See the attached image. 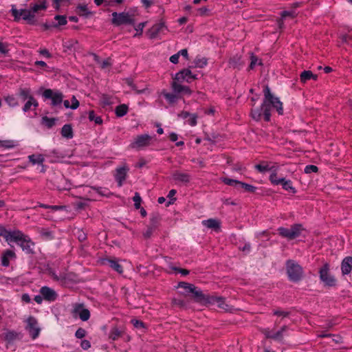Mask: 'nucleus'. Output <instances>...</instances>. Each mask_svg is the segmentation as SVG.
<instances>
[{
    "instance_id": "obj_8",
    "label": "nucleus",
    "mask_w": 352,
    "mask_h": 352,
    "mask_svg": "<svg viewBox=\"0 0 352 352\" xmlns=\"http://www.w3.org/2000/svg\"><path fill=\"white\" fill-rule=\"evenodd\" d=\"M12 15L15 21H19L21 19L28 21L29 24L34 23V15H32L30 9L17 10L12 8L11 10Z\"/></svg>"
},
{
    "instance_id": "obj_35",
    "label": "nucleus",
    "mask_w": 352,
    "mask_h": 352,
    "mask_svg": "<svg viewBox=\"0 0 352 352\" xmlns=\"http://www.w3.org/2000/svg\"><path fill=\"white\" fill-rule=\"evenodd\" d=\"M63 137L70 139L73 137V130L70 124H65L61 129Z\"/></svg>"
},
{
    "instance_id": "obj_12",
    "label": "nucleus",
    "mask_w": 352,
    "mask_h": 352,
    "mask_svg": "<svg viewBox=\"0 0 352 352\" xmlns=\"http://www.w3.org/2000/svg\"><path fill=\"white\" fill-rule=\"evenodd\" d=\"M73 315H78L82 321H87L90 318V311L84 307L82 303H75L73 305Z\"/></svg>"
},
{
    "instance_id": "obj_5",
    "label": "nucleus",
    "mask_w": 352,
    "mask_h": 352,
    "mask_svg": "<svg viewBox=\"0 0 352 352\" xmlns=\"http://www.w3.org/2000/svg\"><path fill=\"white\" fill-rule=\"evenodd\" d=\"M302 230V225L298 223L292 225L290 229L283 227H280L278 229L279 234L288 240H292L298 237Z\"/></svg>"
},
{
    "instance_id": "obj_41",
    "label": "nucleus",
    "mask_w": 352,
    "mask_h": 352,
    "mask_svg": "<svg viewBox=\"0 0 352 352\" xmlns=\"http://www.w3.org/2000/svg\"><path fill=\"white\" fill-rule=\"evenodd\" d=\"M263 115V109H262V105L261 106L260 108L252 109L251 110L252 118L256 121L260 120L261 119V117Z\"/></svg>"
},
{
    "instance_id": "obj_20",
    "label": "nucleus",
    "mask_w": 352,
    "mask_h": 352,
    "mask_svg": "<svg viewBox=\"0 0 352 352\" xmlns=\"http://www.w3.org/2000/svg\"><path fill=\"white\" fill-rule=\"evenodd\" d=\"M352 270V256L345 257L341 263V271L343 275L349 274Z\"/></svg>"
},
{
    "instance_id": "obj_17",
    "label": "nucleus",
    "mask_w": 352,
    "mask_h": 352,
    "mask_svg": "<svg viewBox=\"0 0 352 352\" xmlns=\"http://www.w3.org/2000/svg\"><path fill=\"white\" fill-rule=\"evenodd\" d=\"M16 258L15 252L12 250L7 249L2 252L1 256V265L3 267H8L10 265V261H14Z\"/></svg>"
},
{
    "instance_id": "obj_10",
    "label": "nucleus",
    "mask_w": 352,
    "mask_h": 352,
    "mask_svg": "<svg viewBox=\"0 0 352 352\" xmlns=\"http://www.w3.org/2000/svg\"><path fill=\"white\" fill-rule=\"evenodd\" d=\"M129 171V167L126 163H123L122 165L116 168L113 176L119 187L123 185L127 177Z\"/></svg>"
},
{
    "instance_id": "obj_39",
    "label": "nucleus",
    "mask_w": 352,
    "mask_h": 352,
    "mask_svg": "<svg viewBox=\"0 0 352 352\" xmlns=\"http://www.w3.org/2000/svg\"><path fill=\"white\" fill-rule=\"evenodd\" d=\"M160 220H161V217L159 214H157V213L152 214L151 217L150 218L149 226H151V227L157 229V227L159 226Z\"/></svg>"
},
{
    "instance_id": "obj_28",
    "label": "nucleus",
    "mask_w": 352,
    "mask_h": 352,
    "mask_svg": "<svg viewBox=\"0 0 352 352\" xmlns=\"http://www.w3.org/2000/svg\"><path fill=\"white\" fill-rule=\"evenodd\" d=\"M254 167L258 172L261 173L269 170H272L276 168V166H270L269 162L265 161L262 162L261 164H256Z\"/></svg>"
},
{
    "instance_id": "obj_34",
    "label": "nucleus",
    "mask_w": 352,
    "mask_h": 352,
    "mask_svg": "<svg viewBox=\"0 0 352 352\" xmlns=\"http://www.w3.org/2000/svg\"><path fill=\"white\" fill-rule=\"evenodd\" d=\"M287 329V326L284 325L280 328L279 331H278L274 334H268L267 335V337L276 340H282L283 337V333L285 332Z\"/></svg>"
},
{
    "instance_id": "obj_29",
    "label": "nucleus",
    "mask_w": 352,
    "mask_h": 352,
    "mask_svg": "<svg viewBox=\"0 0 352 352\" xmlns=\"http://www.w3.org/2000/svg\"><path fill=\"white\" fill-rule=\"evenodd\" d=\"M50 274L54 280L58 281L62 284H65L68 280V276L65 273H60L58 275L54 271L50 270Z\"/></svg>"
},
{
    "instance_id": "obj_53",
    "label": "nucleus",
    "mask_w": 352,
    "mask_h": 352,
    "mask_svg": "<svg viewBox=\"0 0 352 352\" xmlns=\"http://www.w3.org/2000/svg\"><path fill=\"white\" fill-rule=\"evenodd\" d=\"M89 119L90 121H94L97 124H101L102 123V119L100 116H96L94 111L89 112Z\"/></svg>"
},
{
    "instance_id": "obj_46",
    "label": "nucleus",
    "mask_w": 352,
    "mask_h": 352,
    "mask_svg": "<svg viewBox=\"0 0 352 352\" xmlns=\"http://www.w3.org/2000/svg\"><path fill=\"white\" fill-rule=\"evenodd\" d=\"M56 121V118H48L47 116H44L42 118V124L47 126L48 129H51L52 126L55 125Z\"/></svg>"
},
{
    "instance_id": "obj_32",
    "label": "nucleus",
    "mask_w": 352,
    "mask_h": 352,
    "mask_svg": "<svg viewBox=\"0 0 352 352\" xmlns=\"http://www.w3.org/2000/svg\"><path fill=\"white\" fill-rule=\"evenodd\" d=\"M18 96L22 100L25 101L29 100L30 98L34 97L31 94V90L29 88H20L19 90Z\"/></svg>"
},
{
    "instance_id": "obj_59",
    "label": "nucleus",
    "mask_w": 352,
    "mask_h": 352,
    "mask_svg": "<svg viewBox=\"0 0 352 352\" xmlns=\"http://www.w3.org/2000/svg\"><path fill=\"white\" fill-rule=\"evenodd\" d=\"M133 200L134 201V206L136 209H139L140 208V204H141V201H142V199L139 195L138 192H135L133 198Z\"/></svg>"
},
{
    "instance_id": "obj_6",
    "label": "nucleus",
    "mask_w": 352,
    "mask_h": 352,
    "mask_svg": "<svg viewBox=\"0 0 352 352\" xmlns=\"http://www.w3.org/2000/svg\"><path fill=\"white\" fill-rule=\"evenodd\" d=\"M111 23L114 25L120 26L123 24L134 25V19L126 12L118 13L114 12L112 13Z\"/></svg>"
},
{
    "instance_id": "obj_25",
    "label": "nucleus",
    "mask_w": 352,
    "mask_h": 352,
    "mask_svg": "<svg viewBox=\"0 0 352 352\" xmlns=\"http://www.w3.org/2000/svg\"><path fill=\"white\" fill-rule=\"evenodd\" d=\"M161 94L164 97V98L170 104H173L176 103L177 101L180 98L179 96L176 94L175 93H169L167 92L166 90H163Z\"/></svg>"
},
{
    "instance_id": "obj_24",
    "label": "nucleus",
    "mask_w": 352,
    "mask_h": 352,
    "mask_svg": "<svg viewBox=\"0 0 352 352\" xmlns=\"http://www.w3.org/2000/svg\"><path fill=\"white\" fill-rule=\"evenodd\" d=\"M165 28L163 23H160L153 25L148 30L149 37L155 38L157 36L159 33Z\"/></svg>"
},
{
    "instance_id": "obj_51",
    "label": "nucleus",
    "mask_w": 352,
    "mask_h": 352,
    "mask_svg": "<svg viewBox=\"0 0 352 352\" xmlns=\"http://www.w3.org/2000/svg\"><path fill=\"white\" fill-rule=\"evenodd\" d=\"M40 234L41 236L45 239L52 240L54 238L53 232L48 229L41 228Z\"/></svg>"
},
{
    "instance_id": "obj_58",
    "label": "nucleus",
    "mask_w": 352,
    "mask_h": 352,
    "mask_svg": "<svg viewBox=\"0 0 352 352\" xmlns=\"http://www.w3.org/2000/svg\"><path fill=\"white\" fill-rule=\"evenodd\" d=\"M188 118H189L187 120V123L189 125H190L192 126H194L197 125V118H198L197 114H196V113L190 114V116Z\"/></svg>"
},
{
    "instance_id": "obj_2",
    "label": "nucleus",
    "mask_w": 352,
    "mask_h": 352,
    "mask_svg": "<svg viewBox=\"0 0 352 352\" xmlns=\"http://www.w3.org/2000/svg\"><path fill=\"white\" fill-rule=\"evenodd\" d=\"M264 100L262 103V109H263V117L266 122L270 120L271 117V107H273L276 109L278 114L282 115L283 113V103L280 100L274 96L270 91V87L266 85L263 89Z\"/></svg>"
},
{
    "instance_id": "obj_33",
    "label": "nucleus",
    "mask_w": 352,
    "mask_h": 352,
    "mask_svg": "<svg viewBox=\"0 0 352 352\" xmlns=\"http://www.w3.org/2000/svg\"><path fill=\"white\" fill-rule=\"evenodd\" d=\"M38 106V103L37 100L34 98V97L30 98L27 100L25 104L23 107V111L24 112H28L31 109V107H33L34 109H36Z\"/></svg>"
},
{
    "instance_id": "obj_27",
    "label": "nucleus",
    "mask_w": 352,
    "mask_h": 352,
    "mask_svg": "<svg viewBox=\"0 0 352 352\" xmlns=\"http://www.w3.org/2000/svg\"><path fill=\"white\" fill-rule=\"evenodd\" d=\"M300 79L302 83H305L307 80L311 79L316 80L318 79V76L314 74L312 72L309 70H305L300 74Z\"/></svg>"
},
{
    "instance_id": "obj_55",
    "label": "nucleus",
    "mask_w": 352,
    "mask_h": 352,
    "mask_svg": "<svg viewBox=\"0 0 352 352\" xmlns=\"http://www.w3.org/2000/svg\"><path fill=\"white\" fill-rule=\"evenodd\" d=\"M5 100L10 107H14L18 105L17 100L14 96H7Z\"/></svg>"
},
{
    "instance_id": "obj_36",
    "label": "nucleus",
    "mask_w": 352,
    "mask_h": 352,
    "mask_svg": "<svg viewBox=\"0 0 352 352\" xmlns=\"http://www.w3.org/2000/svg\"><path fill=\"white\" fill-rule=\"evenodd\" d=\"M29 161L33 164H43L45 159L41 154L39 155H31L28 156Z\"/></svg>"
},
{
    "instance_id": "obj_49",
    "label": "nucleus",
    "mask_w": 352,
    "mask_h": 352,
    "mask_svg": "<svg viewBox=\"0 0 352 352\" xmlns=\"http://www.w3.org/2000/svg\"><path fill=\"white\" fill-rule=\"evenodd\" d=\"M286 16H291L292 18L296 16V13L294 11H287L285 10L281 12V19L278 21V25L280 28H282V25L283 24V19L285 18Z\"/></svg>"
},
{
    "instance_id": "obj_7",
    "label": "nucleus",
    "mask_w": 352,
    "mask_h": 352,
    "mask_svg": "<svg viewBox=\"0 0 352 352\" xmlns=\"http://www.w3.org/2000/svg\"><path fill=\"white\" fill-rule=\"evenodd\" d=\"M23 334L21 332L9 329H4L3 331L0 333V338L6 342V346L12 344L17 340H21Z\"/></svg>"
},
{
    "instance_id": "obj_37",
    "label": "nucleus",
    "mask_w": 352,
    "mask_h": 352,
    "mask_svg": "<svg viewBox=\"0 0 352 352\" xmlns=\"http://www.w3.org/2000/svg\"><path fill=\"white\" fill-rule=\"evenodd\" d=\"M122 335V332L120 331L117 327H113L110 330L109 338L112 340H116Z\"/></svg>"
},
{
    "instance_id": "obj_40",
    "label": "nucleus",
    "mask_w": 352,
    "mask_h": 352,
    "mask_svg": "<svg viewBox=\"0 0 352 352\" xmlns=\"http://www.w3.org/2000/svg\"><path fill=\"white\" fill-rule=\"evenodd\" d=\"M128 112V107L123 104L116 107L115 113L118 117H122L125 116Z\"/></svg>"
},
{
    "instance_id": "obj_14",
    "label": "nucleus",
    "mask_w": 352,
    "mask_h": 352,
    "mask_svg": "<svg viewBox=\"0 0 352 352\" xmlns=\"http://www.w3.org/2000/svg\"><path fill=\"white\" fill-rule=\"evenodd\" d=\"M39 292L43 296L44 300L50 302H54L58 298V294L56 291L47 286L42 287Z\"/></svg>"
},
{
    "instance_id": "obj_44",
    "label": "nucleus",
    "mask_w": 352,
    "mask_h": 352,
    "mask_svg": "<svg viewBox=\"0 0 352 352\" xmlns=\"http://www.w3.org/2000/svg\"><path fill=\"white\" fill-rule=\"evenodd\" d=\"M221 181L226 185L234 186L236 189H239L240 181L236 179H232L228 177L221 178Z\"/></svg>"
},
{
    "instance_id": "obj_22",
    "label": "nucleus",
    "mask_w": 352,
    "mask_h": 352,
    "mask_svg": "<svg viewBox=\"0 0 352 352\" xmlns=\"http://www.w3.org/2000/svg\"><path fill=\"white\" fill-rule=\"evenodd\" d=\"M173 177L174 180L184 183L187 184L190 180V175L186 173H182L179 171H176L173 173Z\"/></svg>"
},
{
    "instance_id": "obj_38",
    "label": "nucleus",
    "mask_w": 352,
    "mask_h": 352,
    "mask_svg": "<svg viewBox=\"0 0 352 352\" xmlns=\"http://www.w3.org/2000/svg\"><path fill=\"white\" fill-rule=\"evenodd\" d=\"M54 19L57 21V23H52L53 28H58L61 25H65L67 23L66 16L63 15H56L54 16Z\"/></svg>"
},
{
    "instance_id": "obj_47",
    "label": "nucleus",
    "mask_w": 352,
    "mask_h": 352,
    "mask_svg": "<svg viewBox=\"0 0 352 352\" xmlns=\"http://www.w3.org/2000/svg\"><path fill=\"white\" fill-rule=\"evenodd\" d=\"M78 42L77 40L75 39H69L65 42L63 43V47L66 50H75L76 47V45H78Z\"/></svg>"
},
{
    "instance_id": "obj_63",
    "label": "nucleus",
    "mask_w": 352,
    "mask_h": 352,
    "mask_svg": "<svg viewBox=\"0 0 352 352\" xmlns=\"http://www.w3.org/2000/svg\"><path fill=\"white\" fill-rule=\"evenodd\" d=\"M87 331L83 328H78L76 333L75 336L78 339H82L86 336Z\"/></svg>"
},
{
    "instance_id": "obj_52",
    "label": "nucleus",
    "mask_w": 352,
    "mask_h": 352,
    "mask_svg": "<svg viewBox=\"0 0 352 352\" xmlns=\"http://www.w3.org/2000/svg\"><path fill=\"white\" fill-rule=\"evenodd\" d=\"M250 59H251V62H250V65L249 67L250 69H253L256 65H261L263 64L262 60L261 59H259L254 54H251Z\"/></svg>"
},
{
    "instance_id": "obj_60",
    "label": "nucleus",
    "mask_w": 352,
    "mask_h": 352,
    "mask_svg": "<svg viewBox=\"0 0 352 352\" xmlns=\"http://www.w3.org/2000/svg\"><path fill=\"white\" fill-rule=\"evenodd\" d=\"M273 314L278 316H282L283 318H286L290 315V312L280 309H275L273 311Z\"/></svg>"
},
{
    "instance_id": "obj_16",
    "label": "nucleus",
    "mask_w": 352,
    "mask_h": 352,
    "mask_svg": "<svg viewBox=\"0 0 352 352\" xmlns=\"http://www.w3.org/2000/svg\"><path fill=\"white\" fill-rule=\"evenodd\" d=\"M176 80L191 82L193 80L197 79V74H193L189 69H184L176 74Z\"/></svg>"
},
{
    "instance_id": "obj_1",
    "label": "nucleus",
    "mask_w": 352,
    "mask_h": 352,
    "mask_svg": "<svg viewBox=\"0 0 352 352\" xmlns=\"http://www.w3.org/2000/svg\"><path fill=\"white\" fill-rule=\"evenodd\" d=\"M0 237H3L8 244L16 243L26 254L34 253V242L28 235L18 229L8 230L4 226L0 225Z\"/></svg>"
},
{
    "instance_id": "obj_4",
    "label": "nucleus",
    "mask_w": 352,
    "mask_h": 352,
    "mask_svg": "<svg viewBox=\"0 0 352 352\" xmlns=\"http://www.w3.org/2000/svg\"><path fill=\"white\" fill-rule=\"evenodd\" d=\"M153 137L148 134L137 135L131 142L129 147L137 151L144 149L151 144Z\"/></svg>"
},
{
    "instance_id": "obj_3",
    "label": "nucleus",
    "mask_w": 352,
    "mask_h": 352,
    "mask_svg": "<svg viewBox=\"0 0 352 352\" xmlns=\"http://www.w3.org/2000/svg\"><path fill=\"white\" fill-rule=\"evenodd\" d=\"M287 274L289 280L298 282L303 276L302 267L293 260H288L286 263Z\"/></svg>"
},
{
    "instance_id": "obj_19",
    "label": "nucleus",
    "mask_w": 352,
    "mask_h": 352,
    "mask_svg": "<svg viewBox=\"0 0 352 352\" xmlns=\"http://www.w3.org/2000/svg\"><path fill=\"white\" fill-rule=\"evenodd\" d=\"M209 305L217 304V306L226 311L229 310V306L226 303L225 298L221 296H211V300H210Z\"/></svg>"
},
{
    "instance_id": "obj_50",
    "label": "nucleus",
    "mask_w": 352,
    "mask_h": 352,
    "mask_svg": "<svg viewBox=\"0 0 352 352\" xmlns=\"http://www.w3.org/2000/svg\"><path fill=\"white\" fill-rule=\"evenodd\" d=\"M177 287L183 288L187 292L191 293V292H193V289H195V285L186 282H179Z\"/></svg>"
},
{
    "instance_id": "obj_42",
    "label": "nucleus",
    "mask_w": 352,
    "mask_h": 352,
    "mask_svg": "<svg viewBox=\"0 0 352 352\" xmlns=\"http://www.w3.org/2000/svg\"><path fill=\"white\" fill-rule=\"evenodd\" d=\"M91 188L95 190L98 194L102 197H110L112 193L110 192V190L107 188L103 187H91Z\"/></svg>"
},
{
    "instance_id": "obj_56",
    "label": "nucleus",
    "mask_w": 352,
    "mask_h": 352,
    "mask_svg": "<svg viewBox=\"0 0 352 352\" xmlns=\"http://www.w3.org/2000/svg\"><path fill=\"white\" fill-rule=\"evenodd\" d=\"M52 1L54 8L58 10L62 6L67 5L69 0H52Z\"/></svg>"
},
{
    "instance_id": "obj_48",
    "label": "nucleus",
    "mask_w": 352,
    "mask_h": 352,
    "mask_svg": "<svg viewBox=\"0 0 352 352\" xmlns=\"http://www.w3.org/2000/svg\"><path fill=\"white\" fill-rule=\"evenodd\" d=\"M77 10L78 14L85 16H88L91 14V12L88 10L87 6L85 4L78 5L77 7Z\"/></svg>"
},
{
    "instance_id": "obj_26",
    "label": "nucleus",
    "mask_w": 352,
    "mask_h": 352,
    "mask_svg": "<svg viewBox=\"0 0 352 352\" xmlns=\"http://www.w3.org/2000/svg\"><path fill=\"white\" fill-rule=\"evenodd\" d=\"M182 82H183V81L176 80V76H175L170 84L173 91L177 95L182 92L183 88L184 87V85L181 84Z\"/></svg>"
},
{
    "instance_id": "obj_54",
    "label": "nucleus",
    "mask_w": 352,
    "mask_h": 352,
    "mask_svg": "<svg viewBox=\"0 0 352 352\" xmlns=\"http://www.w3.org/2000/svg\"><path fill=\"white\" fill-rule=\"evenodd\" d=\"M243 188L245 191L250 192H254L256 188L252 185L241 182L239 184V189Z\"/></svg>"
},
{
    "instance_id": "obj_15",
    "label": "nucleus",
    "mask_w": 352,
    "mask_h": 352,
    "mask_svg": "<svg viewBox=\"0 0 352 352\" xmlns=\"http://www.w3.org/2000/svg\"><path fill=\"white\" fill-rule=\"evenodd\" d=\"M26 329L33 340H35L39 336L41 329L37 327V321L34 318L30 317L28 318Z\"/></svg>"
},
{
    "instance_id": "obj_61",
    "label": "nucleus",
    "mask_w": 352,
    "mask_h": 352,
    "mask_svg": "<svg viewBox=\"0 0 352 352\" xmlns=\"http://www.w3.org/2000/svg\"><path fill=\"white\" fill-rule=\"evenodd\" d=\"M196 67L203 68L207 65V60L204 58H197L195 61Z\"/></svg>"
},
{
    "instance_id": "obj_18",
    "label": "nucleus",
    "mask_w": 352,
    "mask_h": 352,
    "mask_svg": "<svg viewBox=\"0 0 352 352\" xmlns=\"http://www.w3.org/2000/svg\"><path fill=\"white\" fill-rule=\"evenodd\" d=\"M101 263L102 265H107L111 267L113 270L117 272L118 274L123 273V267L118 262L116 259L111 258H102L101 260Z\"/></svg>"
},
{
    "instance_id": "obj_31",
    "label": "nucleus",
    "mask_w": 352,
    "mask_h": 352,
    "mask_svg": "<svg viewBox=\"0 0 352 352\" xmlns=\"http://www.w3.org/2000/svg\"><path fill=\"white\" fill-rule=\"evenodd\" d=\"M280 184L282 186L283 188L292 194H295L296 192V188L293 186L292 182L289 179H286L285 177H283V181Z\"/></svg>"
},
{
    "instance_id": "obj_11",
    "label": "nucleus",
    "mask_w": 352,
    "mask_h": 352,
    "mask_svg": "<svg viewBox=\"0 0 352 352\" xmlns=\"http://www.w3.org/2000/svg\"><path fill=\"white\" fill-rule=\"evenodd\" d=\"M43 96L46 99L52 100V105L57 106L63 102V95L58 91H53L52 89H47L43 91Z\"/></svg>"
},
{
    "instance_id": "obj_30",
    "label": "nucleus",
    "mask_w": 352,
    "mask_h": 352,
    "mask_svg": "<svg viewBox=\"0 0 352 352\" xmlns=\"http://www.w3.org/2000/svg\"><path fill=\"white\" fill-rule=\"evenodd\" d=\"M229 65L233 68L239 69L240 67L243 65L241 61V56L239 54H236L232 56L228 61Z\"/></svg>"
},
{
    "instance_id": "obj_43",
    "label": "nucleus",
    "mask_w": 352,
    "mask_h": 352,
    "mask_svg": "<svg viewBox=\"0 0 352 352\" xmlns=\"http://www.w3.org/2000/svg\"><path fill=\"white\" fill-rule=\"evenodd\" d=\"M276 170H277V168L276 167L274 169V171L270 174V177H269L270 182L273 185H279L280 183H281V182L283 181V177L282 178L278 177Z\"/></svg>"
},
{
    "instance_id": "obj_64",
    "label": "nucleus",
    "mask_w": 352,
    "mask_h": 352,
    "mask_svg": "<svg viewBox=\"0 0 352 352\" xmlns=\"http://www.w3.org/2000/svg\"><path fill=\"white\" fill-rule=\"evenodd\" d=\"M155 230H156L155 228H153V227H151V226H148L147 227L146 230L143 233V236H144V237L145 239H149V238L152 236V234H153V232H154Z\"/></svg>"
},
{
    "instance_id": "obj_13",
    "label": "nucleus",
    "mask_w": 352,
    "mask_h": 352,
    "mask_svg": "<svg viewBox=\"0 0 352 352\" xmlns=\"http://www.w3.org/2000/svg\"><path fill=\"white\" fill-rule=\"evenodd\" d=\"M191 293L194 294L195 300L197 302L204 305H209L212 295L204 294L201 289H197L195 286L193 292H191Z\"/></svg>"
},
{
    "instance_id": "obj_62",
    "label": "nucleus",
    "mask_w": 352,
    "mask_h": 352,
    "mask_svg": "<svg viewBox=\"0 0 352 352\" xmlns=\"http://www.w3.org/2000/svg\"><path fill=\"white\" fill-rule=\"evenodd\" d=\"M318 171V168L315 165H307L305 168V173H317Z\"/></svg>"
},
{
    "instance_id": "obj_21",
    "label": "nucleus",
    "mask_w": 352,
    "mask_h": 352,
    "mask_svg": "<svg viewBox=\"0 0 352 352\" xmlns=\"http://www.w3.org/2000/svg\"><path fill=\"white\" fill-rule=\"evenodd\" d=\"M202 224L206 228L213 229L215 231H219L221 228V222L215 219L204 220Z\"/></svg>"
},
{
    "instance_id": "obj_45",
    "label": "nucleus",
    "mask_w": 352,
    "mask_h": 352,
    "mask_svg": "<svg viewBox=\"0 0 352 352\" xmlns=\"http://www.w3.org/2000/svg\"><path fill=\"white\" fill-rule=\"evenodd\" d=\"M74 234L75 236L77 237L80 242H84L87 240V234L83 231V230L77 228L74 231Z\"/></svg>"
},
{
    "instance_id": "obj_9",
    "label": "nucleus",
    "mask_w": 352,
    "mask_h": 352,
    "mask_svg": "<svg viewBox=\"0 0 352 352\" xmlns=\"http://www.w3.org/2000/svg\"><path fill=\"white\" fill-rule=\"evenodd\" d=\"M320 278L321 281L328 287L336 285V280L329 273V265L325 263L319 270Z\"/></svg>"
},
{
    "instance_id": "obj_57",
    "label": "nucleus",
    "mask_w": 352,
    "mask_h": 352,
    "mask_svg": "<svg viewBox=\"0 0 352 352\" xmlns=\"http://www.w3.org/2000/svg\"><path fill=\"white\" fill-rule=\"evenodd\" d=\"M173 305L177 306L179 307H185L186 306V302L184 300L179 298H174L172 299Z\"/></svg>"
},
{
    "instance_id": "obj_23",
    "label": "nucleus",
    "mask_w": 352,
    "mask_h": 352,
    "mask_svg": "<svg viewBox=\"0 0 352 352\" xmlns=\"http://www.w3.org/2000/svg\"><path fill=\"white\" fill-rule=\"evenodd\" d=\"M47 3L45 0H43L38 3H30V10L32 14V15L35 16V14L37 13L40 10H45L47 9Z\"/></svg>"
}]
</instances>
